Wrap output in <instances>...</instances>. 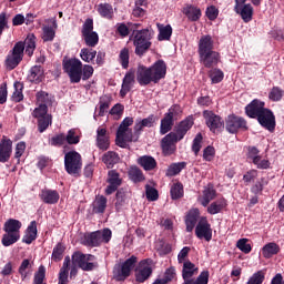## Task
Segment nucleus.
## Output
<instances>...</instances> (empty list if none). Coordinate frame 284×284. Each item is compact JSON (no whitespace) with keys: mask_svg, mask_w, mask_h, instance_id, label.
Here are the masks:
<instances>
[{"mask_svg":"<svg viewBox=\"0 0 284 284\" xmlns=\"http://www.w3.org/2000/svg\"><path fill=\"white\" fill-rule=\"evenodd\" d=\"M63 70L70 78L71 83H80L83 74V62L77 58L63 60Z\"/></svg>","mask_w":284,"mask_h":284,"instance_id":"5","label":"nucleus"},{"mask_svg":"<svg viewBox=\"0 0 284 284\" xmlns=\"http://www.w3.org/2000/svg\"><path fill=\"white\" fill-rule=\"evenodd\" d=\"M195 236L197 239H205L207 242L212 241V226L207 222V217H201L199 221L195 227Z\"/></svg>","mask_w":284,"mask_h":284,"instance_id":"16","label":"nucleus"},{"mask_svg":"<svg viewBox=\"0 0 284 284\" xmlns=\"http://www.w3.org/2000/svg\"><path fill=\"white\" fill-rule=\"evenodd\" d=\"M145 194L148 201H159V191L153 186H150V184L145 185Z\"/></svg>","mask_w":284,"mask_h":284,"instance_id":"61","label":"nucleus"},{"mask_svg":"<svg viewBox=\"0 0 284 284\" xmlns=\"http://www.w3.org/2000/svg\"><path fill=\"white\" fill-rule=\"evenodd\" d=\"M12 156V140L3 136L0 141V163H8Z\"/></svg>","mask_w":284,"mask_h":284,"instance_id":"21","label":"nucleus"},{"mask_svg":"<svg viewBox=\"0 0 284 284\" xmlns=\"http://www.w3.org/2000/svg\"><path fill=\"white\" fill-rule=\"evenodd\" d=\"M80 58L84 63H92L94 59H97V50L89 49V48H82L80 51Z\"/></svg>","mask_w":284,"mask_h":284,"instance_id":"45","label":"nucleus"},{"mask_svg":"<svg viewBox=\"0 0 284 284\" xmlns=\"http://www.w3.org/2000/svg\"><path fill=\"white\" fill-rule=\"evenodd\" d=\"M155 122L156 116H154V114H151L141 121H136L134 125L135 134H141V132H143V128H152Z\"/></svg>","mask_w":284,"mask_h":284,"instance_id":"35","label":"nucleus"},{"mask_svg":"<svg viewBox=\"0 0 284 284\" xmlns=\"http://www.w3.org/2000/svg\"><path fill=\"white\" fill-rule=\"evenodd\" d=\"M172 128H174V120H171V118H168V115H164L160 124V134L162 135L168 134V132L172 131Z\"/></svg>","mask_w":284,"mask_h":284,"instance_id":"48","label":"nucleus"},{"mask_svg":"<svg viewBox=\"0 0 284 284\" xmlns=\"http://www.w3.org/2000/svg\"><path fill=\"white\" fill-rule=\"evenodd\" d=\"M203 119L205 120V124L207 125L209 130L213 133H216L225 125L223 122V118L216 115L213 111L205 110L203 111Z\"/></svg>","mask_w":284,"mask_h":284,"instance_id":"13","label":"nucleus"},{"mask_svg":"<svg viewBox=\"0 0 284 284\" xmlns=\"http://www.w3.org/2000/svg\"><path fill=\"white\" fill-rule=\"evenodd\" d=\"M83 168V159L77 151H69L64 154V169L71 176H80Z\"/></svg>","mask_w":284,"mask_h":284,"instance_id":"3","label":"nucleus"},{"mask_svg":"<svg viewBox=\"0 0 284 284\" xmlns=\"http://www.w3.org/2000/svg\"><path fill=\"white\" fill-rule=\"evenodd\" d=\"M278 252H281V246L274 242H270L262 247V255L264 258H272V256H275Z\"/></svg>","mask_w":284,"mask_h":284,"instance_id":"37","label":"nucleus"},{"mask_svg":"<svg viewBox=\"0 0 284 284\" xmlns=\"http://www.w3.org/2000/svg\"><path fill=\"white\" fill-rule=\"evenodd\" d=\"M30 267H32V264H30V260H23L20 264L18 272L22 281H26V278H28V274H30Z\"/></svg>","mask_w":284,"mask_h":284,"instance_id":"53","label":"nucleus"},{"mask_svg":"<svg viewBox=\"0 0 284 284\" xmlns=\"http://www.w3.org/2000/svg\"><path fill=\"white\" fill-rule=\"evenodd\" d=\"M39 199L47 205H57L59 203V191L52 189H42L39 193Z\"/></svg>","mask_w":284,"mask_h":284,"instance_id":"20","label":"nucleus"},{"mask_svg":"<svg viewBox=\"0 0 284 284\" xmlns=\"http://www.w3.org/2000/svg\"><path fill=\"white\" fill-rule=\"evenodd\" d=\"M102 161L104 164H106V168L110 169V168H114V165L119 163L120 158H119V154H116V152L109 151L104 153V155L102 156Z\"/></svg>","mask_w":284,"mask_h":284,"instance_id":"42","label":"nucleus"},{"mask_svg":"<svg viewBox=\"0 0 284 284\" xmlns=\"http://www.w3.org/2000/svg\"><path fill=\"white\" fill-rule=\"evenodd\" d=\"M255 119H257L260 125L268 130V132H273L274 128H276V118L274 116V112L270 109H264Z\"/></svg>","mask_w":284,"mask_h":284,"instance_id":"15","label":"nucleus"},{"mask_svg":"<svg viewBox=\"0 0 284 284\" xmlns=\"http://www.w3.org/2000/svg\"><path fill=\"white\" fill-rule=\"evenodd\" d=\"M265 103L258 99H254L245 106V114L250 119H256L263 111H265Z\"/></svg>","mask_w":284,"mask_h":284,"instance_id":"19","label":"nucleus"},{"mask_svg":"<svg viewBox=\"0 0 284 284\" xmlns=\"http://www.w3.org/2000/svg\"><path fill=\"white\" fill-rule=\"evenodd\" d=\"M183 196V184L175 183L171 186V197L176 201V199H182Z\"/></svg>","mask_w":284,"mask_h":284,"instance_id":"58","label":"nucleus"},{"mask_svg":"<svg viewBox=\"0 0 284 284\" xmlns=\"http://www.w3.org/2000/svg\"><path fill=\"white\" fill-rule=\"evenodd\" d=\"M215 199H216V190H214V187L209 186L203 191L201 205H203V207H207V205H210V202L214 201Z\"/></svg>","mask_w":284,"mask_h":284,"instance_id":"41","label":"nucleus"},{"mask_svg":"<svg viewBox=\"0 0 284 284\" xmlns=\"http://www.w3.org/2000/svg\"><path fill=\"white\" fill-rule=\"evenodd\" d=\"M97 146L103 152L110 149V135H108V130L105 128L100 126L97 130Z\"/></svg>","mask_w":284,"mask_h":284,"instance_id":"26","label":"nucleus"},{"mask_svg":"<svg viewBox=\"0 0 284 284\" xmlns=\"http://www.w3.org/2000/svg\"><path fill=\"white\" fill-rule=\"evenodd\" d=\"M156 28L159 30L158 39L160 41H170L172 39V26L156 23Z\"/></svg>","mask_w":284,"mask_h":284,"instance_id":"38","label":"nucleus"},{"mask_svg":"<svg viewBox=\"0 0 284 284\" xmlns=\"http://www.w3.org/2000/svg\"><path fill=\"white\" fill-rule=\"evenodd\" d=\"M28 80L31 83H41L43 80V68L41 65H34L30 69Z\"/></svg>","mask_w":284,"mask_h":284,"instance_id":"36","label":"nucleus"},{"mask_svg":"<svg viewBox=\"0 0 284 284\" xmlns=\"http://www.w3.org/2000/svg\"><path fill=\"white\" fill-rule=\"evenodd\" d=\"M182 141L175 132H170L161 141V148L164 154L170 155L176 152V143Z\"/></svg>","mask_w":284,"mask_h":284,"instance_id":"14","label":"nucleus"},{"mask_svg":"<svg viewBox=\"0 0 284 284\" xmlns=\"http://www.w3.org/2000/svg\"><path fill=\"white\" fill-rule=\"evenodd\" d=\"M185 165H186L185 162L171 164L166 170V176H176V174H181V171L185 170Z\"/></svg>","mask_w":284,"mask_h":284,"instance_id":"50","label":"nucleus"},{"mask_svg":"<svg viewBox=\"0 0 284 284\" xmlns=\"http://www.w3.org/2000/svg\"><path fill=\"white\" fill-rule=\"evenodd\" d=\"M63 252H65V246H63V244L61 243H58L53 247L52 261H55V263H58V261H61V258H63Z\"/></svg>","mask_w":284,"mask_h":284,"instance_id":"54","label":"nucleus"},{"mask_svg":"<svg viewBox=\"0 0 284 284\" xmlns=\"http://www.w3.org/2000/svg\"><path fill=\"white\" fill-rule=\"evenodd\" d=\"M202 143H203V134L197 133L192 144V151L194 152L195 156H199V152H201Z\"/></svg>","mask_w":284,"mask_h":284,"instance_id":"59","label":"nucleus"},{"mask_svg":"<svg viewBox=\"0 0 284 284\" xmlns=\"http://www.w3.org/2000/svg\"><path fill=\"white\" fill-rule=\"evenodd\" d=\"M115 199H116L115 209L119 212V210H121L125 205V191L123 190L118 191Z\"/></svg>","mask_w":284,"mask_h":284,"instance_id":"62","label":"nucleus"},{"mask_svg":"<svg viewBox=\"0 0 284 284\" xmlns=\"http://www.w3.org/2000/svg\"><path fill=\"white\" fill-rule=\"evenodd\" d=\"M183 14L189 19V21H199L202 17L201 8L194 4H185L182 9Z\"/></svg>","mask_w":284,"mask_h":284,"instance_id":"29","label":"nucleus"},{"mask_svg":"<svg viewBox=\"0 0 284 284\" xmlns=\"http://www.w3.org/2000/svg\"><path fill=\"white\" fill-rule=\"evenodd\" d=\"M37 101L38 105H45V108H48V105H52V97L44 91L37 93Z\"/></svg>","mask_w":284,"mask_h":284,"instance_id":"51","label":"nucleus"},{"mask_svg":"<svg viewBox=\"0 0 284 284\" xmlns=\"http://www.w3.org/2000/svg\"><path fill=\"white\" fill-rule=\"evenodd\" d=\"M236 247L244 254H250V252H252V245L247 244V239H240L236 243Z\"/></svg>","mask_w":284,"mask_h":284,"instance_id":"63","label":"nucleus"},{"mask_svg":"<svg viewBox=\"0 0 284 284\" xmlns=\"http://www.w3.org/2000/svg\"><path fill=\"white\" fill-rule=\"evenodd\" d=\"M65 141L69 145H77L79 143V141H81V138H79V135H77V130L71 129L68 131V133L65 135Z\"/></svg>","mask_w":284,"mask_h":284,"instance_id":"57","label":"nucleus"},{"mask_svg":"<svg viewBox=\"0 0 284 284\" xmlns=\"http://www.w3.org/2000/svg\"><path fill=\"white\" fill-rule=\"evenodd\" d=\"M182 112L183 111L181 110V105L173 104L164 115H166L172 121H176L181 116Z\"/></svg>","mask_w":284,"mask_h":284,"instance_id":"52","label":"nucleus"},{"mask_svg":"<svg viewBox=\"0 0 284 284\" xmlns=\"http://www.w3.org/2000/svg\"><path fill=\"white\" fill-rule=\"evenodd\" d=\"M21 221L9 219L3 226L4 232H9L10 234H17L18 236H21Z\"/></svg>","mask_w":284,"mask_h":284,"instance_id":"34","label":"nucleus"},{"mask_svg":"<svg viewBox=\"0 0 284 284\" xmlns=\"http://www.w3.org/2000/svg\"><path fill=\"white\" fill-rule=\"evenodd\" d=\"M199 216H201V212H199V209H192L191 211H189L185 217L186 232H192L194 227H196Z\"/></svg>","mask_w":284,"mask_h":284,"instance_id":"30","label":"nucleus"},{"mask_svg":"<svg viewBox=\"0 0 284 284\" xmlns=\"http://www.w3.org/2000/svg\"><path fill=\"white\" fill-rule=\"evenodd\" d=\"M22 43L26 50V54H28V57H32V54H34V50L37 49V38L34 34H29Z\"/></svg>","mask_w":284,"mask_h":284,"instance_id":"40","label":"nucleus"},{"mask_svg":"<svg viewBox=\"0 0 284 284\" xmlns=\"http://www.w3.org/2000/svg\"><path fill=\"white\" fill-rule=\"evenodd\" d=\"M132 141H134L132 129H118L115 143L119 148H128V143H132Z\"/></svg>","mask_w":284,"mask_h":284,"instance_id":"23","label":"nucleus"},{"mask_svg":"<svg viewBox=\"0 0 284 284\" xmlns=\"http://www.w3.org/2000/svg\"><path fill=\"white\" fill-rule=\"evenodd\" d=\"M97 257L92 254H83L75 252L72 255V263L83 270V272H92L97 267Z\"/></svg>","mask_w":284,"mask_h":284,"instance_id":"10","label":"nucleus"},{"mask_svg":"<svg viewBox=\"0 0 284 284\" xmlns=\"http://www.w3.org/2000/svg\"><path fill=\"white\" fill-rule=\"evenodd\" d=\"M139 258L134 255L125 260L123 263L118 264L113 268V276L118 281H125L132 274V270L136 266Z\"/></svg>","mask_w":284,"mask_h":284,"instance_id":"8","label":"nucleus"},{"mask_svg":"<svg viewBox=\"0 0 284 284\" xmlns=\"http://www.w3.org/2000/svg\"><path fill=\"white\" fill-rule=\"evenodd\" d=\"M151 39L152 34L149 29H142L135 32L133 37V44L138 57H143L148 50H150V47L152 45V42H150Z\"/></svg>","mask_w":284,"mask_h":284,"instance_id":"4","label":"nucleus"},{"mask_svg":"<svg viewBox=\"0 0 284 284\" xmlns=\"http://www.w3.org/2000/svg\"><path fill=\"white\" fill-rule=\"evenodd\" d=\"M265 281V271H257L247 281L246 284H263Z\"/></svg>","mask_w":284,"mask_h":284,"instance_id":"56","label":"nucleus"},{"mask_svg":"<svg viewBox=\"0 0 284 284\" xmlns=\"http://www.w3.org/2000/svg\"><path fill=\"white\" fill-rule=\"evenodd\" d=\"M108 183L109 185L105 189V194L110 196V194H114L121 187V183H123V180H121V175L115 170H111L108 172Z\"/></svg>","mask_w":284,"mask_h":284,"instance_id":"17","label":"nucleus"},{"mask_svg":"<svg viewBox=\"0 0 284 284\" xmlns=\"http://www.w3.org/2000/svg\"><path fill=\"white\" fill-rule=\"evenodd\" d=\"M284 91L278 87H273L268 93L270 101H281L283 99Z\"/></svg>","mask_w":284,"mask_h":284,"instance_id":"55","label":"nucleus"},{"mask_svg":"<svg viewBox=\"0 0 284 284\" xmlns=\"http://www.w3.org/2000/svg\"><path fill=\"white\" fill-rule=\"evenodd\" d=\"M165 74H168V65L165 64V61L158 60L149 68L143 64H139L135 78L139 85H150V83H159L161 79H165Z\"/></svg>","mask_w":284,"mask_h":284,"instance_id":"1","label":"nucleus"},{"mask_svg":"<svg viewBox=\"0 0 284 284\" xmlns=\"http://www.w3.org/2000/svg\"><path fill=\"white\" fill-rule=\"evenodd\" d=\"M138 165L143 168L145 172H152L156 168V160L152 155H142L138 159Z\"/></svg>","mask_w":284,"mask_h":284,"instance_id":"31","label":"nucleus"},{"mask_svg":"<svg viewBox=\"0 0 284 284\" xmlns=\"http://www.w3.org/2000/svg\"><path fill=\"white\" fill-rule=\"evenodd\" d=\"M82 39L88 48H97L99 45V33L94 31V20L88 18L82 26Z\"/></svg>","mask_w":284,"mask_h":284,"instance_id":"7","label":"nucleus"},{"mask_svg":"<svg viewBox=\"0 0 284 284\" xmlns=\"http://www.w3.org/2000/svg\"><path fill=\"white\" fill-rule=\"evenodd\" d=\"M129 179L133 183H141V181H145V175H143V171L139 166H131L129 169Z\"/></svg>","mask_w":284,"mask_h":284,"instance_id":"44","label":"nucleus"},{"mask_svg":"<svg viewBox=\"0 0 284 284\" xmlns=\"http://www.w3.org/2000/svg\"><path fill=\"white\" fill-rule=\"evenodd\" d=\"M105 207H108V197L103 195L98 196L93 203V212L95 214H103Z\"/></svg>","mask_w":284,"mask_h":284,"instance_id":"43","label":"nucleus"},{"mask_svg":"<svg viewBox=\"0 0 284 284\" xmlns=\"http://www.w3.org/2000/svg\"><path fill=\"white\" fill-rule=\"evenodd\" d=\"M14 91L12 93V101L16 103H21L23 101V83L22 82H14L13 84Z\"/></svg>","mask_w":284,"mask_h":284,"instance_id":"47","label":"nucleus"},{"mask_svg":"<svg viewBox=\"0 0 284 284\" xmlns=\"http://www.w3.org/2000/svg\"><path fill=\"white\" fill-rule=\"evenodd\" d=\"M209 77L212 83H221L223 81V71L221 69H213L210 71Z\"/></svg>","mask_w":284,"mask_h":284,"instance_id":"60","label":"nucleus"},{"mask_svg":"<svg viewBox=\"0 0 284 284\" xmlns=\"http://www.w3.org/2000/svg\"><path fill=\"white\" fill-rule=\"evenodd\" d=\"M97 11L103 19H112L114 17V8L110 3H100Z\"/></svg>","mask_w":284,"mask_h":284,"instance_id":"39","label":"nucleus"},{"mask_svg":"<svg viewBox=\"0 0 284 284\" xmlns=\"http://www.w3.org/2000/svg\"><path fill=\"white\" fill-rule=\"evenodd\" d=\"M134 79H135L134 70H129L122 80V85L120 90V97L122 99H125V97L128 95V92H130V90L134 88V83H135Z\"/></svg>","mask_w":284,"mask_h":284,"instance_id":"22","label":"nucleus"},{"mask_svg":"<svg viewBox=\"0 0 284 284\" xmlns=\"http://www.w3.org/2000/svg\"><path fill=\"white\" fill-rule=\"evenodd\" d=\"M225 207H227V200L220 197L207 206V213L212 215L220 214Z\"/></svg>","mask_w":284,"mask_h":284,"instance_id":"33","label":"nucleus"},{"mask_svg":"<svg viewBox=\"0 0 284 284\" xmlns=\"http://www.w3.org/2000/svg\"><path fill=\"white\" fill-rule=\"evenodd\" d=\"M119 63L122 65L123 70L130 68V49L123 48L119 54Z\"/></svg>","mask_w":284,"mask_h":284,"instance_id":"49","label":"nucleus"},{"mask_svg":"<svg viewBox=\"0 0 284 284\" xmlns=\"http://www.w3.org/2000/svg\"><path fill=\"white\" fill-rule=\"evenodd\" d=\"M54 29H52V27H44L43 28V34H42V39L43 41H54Z\"/></svg>","mask_w":284,"mask_h":284,"instance_id":"64","label":"nucleus"},{"mask_svg":"<svg viewBox=\"0 0 284 284\" xmlns=\"http://www.w3.org/2000/svg\"><path fill=\"white\" fill-rule=\"evenodd\" d=\"M111 240L112 231L110 229H104L84 235L83 243L89 247H99L102 243H110Z\"/></svg>","mask_w":284,"mask_h":284,"instance_id":"6","label":"nucleus"},{"mask_svg":"<svg viewBox=\"0 0 284 284\" xmlns=\"http://www.w3.org/2000/svg\"><path fill=\"white\" fill-rule=\"evenodd\" d=\"M32 116L38 121V130L43 133L52 125V114L48 113V106L41 104L32 112Z\"/></svg>","mask_w":284,"mask_h":284,"instance_id":"9","label":"nucleus"},{"mask_svg":"<svg viewBox=\"0 0 284 284\" xmlns=\"http://www.w3.org/2000/svg\"><path fill=\"white\" fill-rule=\"evenodd\" d=\"M247 128V121L236 115H229L226 120V130L230 134H236L239 130Z\"/></svg>","mask_w":284,"mask_h":284,"instance_id":"18","label":"nucleus"},{"mask_svg":"<svg viewBox=\"0 0 284 284\" xmlns=\"http://www.w3.org/2000/svg\"><path fill=\"white\" fill-rule=\"evenodd\" d=\"M234 12L236 14H240L241 19L244 21V23H250L254 17V7L252 4L246 3L243 7H234Z\"/></svg>","mask_w":284,"mask_h":284,"instance_id":"28","label":"nucleus"},{"mask_svg":"<svg viewBox=\"0 0 284 284\" xmlns=\"http://www.w3.org/2000/svg\"><path fill=\"white\" fill-rule=\"evenodd\" d=\"M182 278L184 281L182 284H207L210 283V271H202L199 275V266L187 260L182 263Z\"/></svg>","mask_w":284,"mask_h":284,"instance_id":"2","label":"nucleus"},{"mask_svg":"<svg viewBox=\"0 0 284 284\" xmlns=\"http://www.w3.org/2000/svg\"><path fill=\"white\" fill-rule=\"evenodd\" d=\"M33 241H37V221H32L27 227L22 243L30 245Z\"/></svg>","mask_w":284,"mask_h":284,"instance_id":"32","label":"nucleus"},{"mask_svg":"<svg viewBox=\"0 0 284 284\" xmlns=\"http://www.w3.org/2000/svg\"><path fill=\"white\" fill-rule=\"evenodd\" d=\"M21 239V235H17V233H9L6 232V234L2 235L1 243L3 247H10V245H14Z\"/></svg>","mask_w":284,"mask_h":284,"instance_id":"46","label":"nucleus"},{"mask_svg":"<svg viewBox=\"0 0 284 284\" xmlns=\"http://www.w3.org/2000/svg\"><path fill=\"white\" fill-rule=\"evenodd\" d=\"M192 125H194V118L189 115L175 126V134L183 141L185 134L192 130Z\"/></svg>","mask_w":284,"mask_h":284,"instance_id":"24","label":"nucleus"},{"mask_svg":"<svg viewBox=\"0 0 284 284\" xmlns=\"http://www.w3.org/2000/svg\"><path fill=\"white\" fill-rule=\"evenodd\" d=\"M26 50V47L23 45V42H17L11 51L7 55L6 59V65L8 70H14L17 65H19L20 61H23V51Z\"/></svg>","mask_w":284,"mask_h":284,"instance_id":"11","label":"nucleus"},{"mask_svg":"<svg viewBox=\"0 0 284 284\" xmlns=\"http://www.w3.org/2000/svg\"><path fill=\"white\" fill-rule=\"evenodd\" d=\"M154 261L152 258L142 260L135 268L136 283H145L150 276H152V265Z\"/></svg>","mask_w":284,"mask_h":284,"instance_id":"12","label":"nucleus"},{"mask_svg":"<svg viewBox=\"0 0 284 284\" xmlns=\"http://www.w3.org/2000/svg\"><path fill=\"white\" fill-rule=\"evenodd\" d=\"M200 61L203 63L204 68H214L221 61V54L216 51H209L200 55Z\"/></svg>","mask_w":284,"mask_h":284,"instance_id":"25","label":"nucleus"},{"mask_svg":"<svg viewBox=\"0 0 284 284\" xmlns=\"http://www.w3.org/2000/svg\"><path fill=\"white\" fill-rule=\"evenodd\" d=\"M214 51V40L212 39V36H202L199 41V55L207 54V52Z\"/></svg>","mask_w":284,"mask_h":284,"instance_id":"27","label":"nucleus"}]
</instances>
